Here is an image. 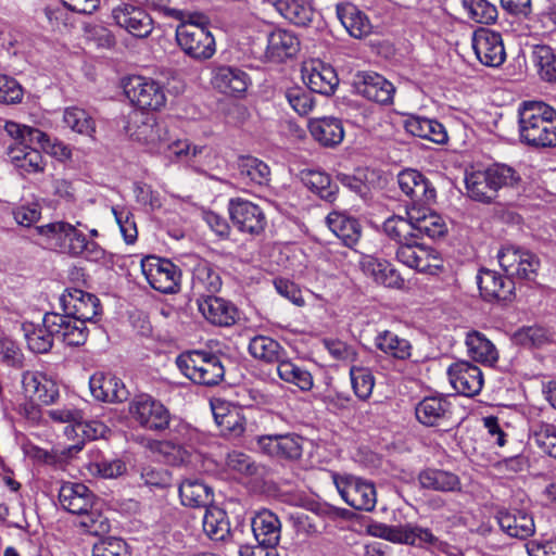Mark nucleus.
Returning a JSON list of instances; mask_svg holds the SVG:
<instances>
[{
  "label": "nucleus",
  "instance_id": "4d7b16f0",
  "mask_svg": "<svg viewBox=\"0 0 556 556\" xmlns=\"http://www.w3.org/2000/svg\"><path fill=\"white\" fill-rule=\"evenodd\" d=\"M531 60L543 80L556 83V54L549 46H533Z\"/></svg>",
  "mask_w": 556,
  "mask_h": 556
},
{
  "label": "nucleus",
  "instance_id": "7c9ffc66",
  "mask_svg": "<svg viewBox=\"0 0 556 556\" xmlns=\"http://www.w3.org/2000/svg\"><path fill=\"white\" fill-rule=\"evenodd\" d=\"M303 80L311 91L330 96L339 85V78L330 65L313 62L303 68Z\"/></svg>",
  "mask_w": 556,
  "mask_h": 556
},
{
  "label": "nucleus",
  "instance_id": "680f3d73",
  "mask_svg": "<svg viewBox=\"0 0 556 556\" xmlns=\"http://www.w3.org/2000/svg\"><path fill=\"white\" fill-rule=\"evenodd\" d=\"M226 467L240 478L254 477L258 473V465L247 454L233 451L227 455Z\"/></svg>",
  "mask_w": 556,
  "mask_h": 556
},
{
  "label": "nucleus",
  "instance_id": "c85d7f7f",
  "mask_svg": "<svg viewBox=\"0 0 556 556\" xmlns=\"http://www.w3.org/2000/svg\"><path fill=\"white\" fill-rule=\"evenodd\" d=\"M383 538L393 543L409 544L420 547L435 545L439 541L430 529L414 523L386 527Z\"/></svg>",
  "mask_w": 556,
  "mask_h": 556
},
{
  "label": "nucleus",
  "instance_id": "09e8293b",
  "mask_svg": "<svg viewBox=\"0 0 556 556\" xmlns=\"http://www.w3.org/2000/svg\"><path fill=\"white\" fill-rule=\"evenodd\" d=\"M248 350L253 358L266 364L277 363L279 365L287 357V352L281 344L267 336L253 337Z\"/></svg>",
  "mask_w": 556,
  "mask_h": 556
},
{
  "label": "nucleus",
  "instance_id": "393cba45",
  "mask_svg": "<svg viewBox=\"0 0 556 556\" xmlns=\"http://www.w3.org/2000/svg\"><path fill=\"white\" fill-rule=\"evenodd\" d=\"M417 420L426 427H440L452 418V404L442 395L426 396L415 406Z\"/></svg>",
  "mask_w": 556,
  "mask_h": 556
},
{
  "label": "nucleus",
  "instance_id": "37998d69",
  "mask_svg": "<svg viewBox=\"0 0 556 556\" xmlns=\"http://www.w3.org/2000/svg\"><path fill=\"white\" fill-rule=\"evenodd\" d=\"M214 419L223 435L238 438L245 430V419L236 407L224 402L212 403Z\"/></svg>",
  "mask_w": 556,
  "mask_h": 556
},
{
  "label": "nucleus",
  "instance_id": "7ed1b4c3",
  "mask_svg": "<svg viewBox=\"0 0 556 556\" xmlns=\"http://www.w3.org/2000/svg\"><path fill=\"white\" fill-rule=\"evenodd\" d=\"M79 227L87 228L80 222L72 225L64 220H56L37 226L36 231L45 238L50 247L63 253L72 256H83L91 262L103 260L105 251L97 242L88 240Z\"/></svg>",
  "mask_w": 556,
  "mask_h": 556
},
{
  "label": "nucleus",
  "instance_id": "ddd939ff",
  "mask_svg": "<svg viewBox=\"0 0 556 556\" xmlns=\"http://www.w3.org/2000/svg\"><path fill=\"white\" fill-rule=\"evenodd\" d=\"M176 39L186 54L195 60H207L215 53V39L207 27L179 25Z\"/></svg>",
  "mask_w": 556,
  "mask_h": 556
},
{
  "label": "nucleus",
  "instance_id": "c756f323",
  "mask_svg": "<svg viewBox=\"0 0 556 556\" xmlns=\"http://www.w3.org/2000/svg\"><path fill=\"white\" fill-rule=\"evenodd\" d=\"M94 399L108 403H121L128 399V390L121 379L103 372H96L89 380Z\"/></svg>",
  "mask_w": 556,
  "mask_h": 556
},
{
  "label": "nucleus",
  "instance_id": "5fc2aeb1",
  "mask_svg": "<svg viewBox=\"0 0 556 556\" xmlns=\"http://www.w3.org/2000/svg\"><path fill=\"white\" fill-rule=\"evenodd\" d=\"M315 10L308 0H283L280 3V16L296 26L308 25Z\"/></svg>",
  "mask_w": 556,
  "mask_h": 556
},
{
  "label": "nucleus",
  "instance_id": "13d9d810",
  "mask_svg": "<svg viewBox=\"0 0 556 556\" xmlns=\"http://www.w3.org/2000/svg\"><path fill=\"white\" fill-rule=\"evenodd\" d=\"M277 374L281 380L296 386L302 391H309L314 386L312 374L292 363L288 356L277 365Z\"/></svg>",
  "mask_w": 556,
  "mask_h": 556
},
{
  "label": "nucleus",
  "instance_id": "aec40b11",
  "mask_svg": "<svg viewBox=\"0 0 556 556\" xmlns=\"http://www.w3.org/2000/svg\"><path fill=\"white\" fill-rule=\"evenodd\" d=\"M401 191L413 205L424 206L434 201L437 191L430 180L417 169H404L397 175Z\"/></svg>",
  "mask_w": 556,
  "mask_h": 556
},
{
  "label": "nucleus",
  "instance_id": "c03bdc74",
  "mask_svg": "<svg viewBox=\"0 0 556 556\" xmlns=\"http://www.w3.org/2000/svg\"><path fill=\"white\" fill-rule=\"evenodd\" d=\"M309 132L324 147H336L344 138L342 122L336 117H321L309 122Z\"/></svg>",
  "mask_w": 556,
  "mask_h": 556
},
{
  "label": "nucleus",
  "instance_id": "dca6fc26",
  "mask_svg": "<svg viewBox=\"0 0 556 556\" xmlns=\"http://www.w3.org/2000/svg\"><path fill=\"white\" fill-rule=\"evenodd\" d=\"M471 43L477 59L483 65L498 67L504 63L506 52L500 33L479 28L473 31Z\"/></svg>",
  "mask_w": 556,
  "mask_h": 556
},
{
  "label": "nucleus",
  "instance_id": "4c0bfd02",
  "mask_svg": "<svg viewBox=\"0 0 556 556\" xmlns=\"http://www.w3.org/2000/svg\"><path fill=\"white\" fill-rule=\"evenodd\" d=\"M496 518L501 529L511 538L527 539L535 531L532 516L525 510H502Z\"/></svg>",
  "mask_w": 556,
  "mask_h": 556
},
{
  "label": "nucleus",
  "instance_id": "a878e982",
  "mask_svg": "<svg viewBox=\"0 0 556 556\" xmlns=\"http://www.w3.org/2000/svg\"><path fill=\"white\" fill-rule=\"evenodd\" d=\"M211 84L220 93L239 97L247 91L250 77L238 67L222 65L213 70Z\"/></svg>",
  "mask_w": 556,
  "mask_h": 556
},
{
  "label": "nucleus",
  "instance_id": "72a5a7b5",
  "mask_svg": "<svg viewBox=\"0 0 556 556\" xmlns=\"http://www.w3.org/2000/svg\"><path fill=\"white\" fill-rule=\"evenodd\" d=\"M199 311L212 325L227 327L236 321L237 309L223 298L206 295L198 300Z\"/></svg>",
  "mask_w": 556,
  "mask_h": 556
},
{
  "label": "nucleus",
  "instance_id": "338daca9",
  "mask_svg": "<svg viewBox=\"0 0 556 556\" xmlns=\"http://www.w3.org/2000/svg\"><path fill=\"white\" fill-rule=\"evenodd\" d=\"M89 471L104 479H115L127 471L126 463L122 459H100L89 464Z\"/></svg>",
  "mask_w": 556,
  "mask_h": 556
},
{
  "label": "nucleus",
  "instance_id": "cd10ccee",
  "mask_svg": "<svg viewBox=\"0 0 556 556\" xmlns=\"http://www.w3.org/2000/svg\"><path fill=\"white\" fill-rule=\"evenodd\" d=\"M406 215L413 220L414 232L417 239L426 236L430 239H439L446 235L447 226L444 219L435 212L424 206L412 205L406 211Z\"/></svg>",
  "mask_w": 556,
  "mask_h": 556
},
{
  "label": "nucleus",
  "instance_id": "49530a36",
  "mask_svg": "<svg viewBox=\"0 0 556 556\" xmlns=\"http://www.w3.org/2000/svg\"><path fill=\"white\" fill-rule=\"evenodd\" d=\"M405 129L415 137L437 144H444L448 140L445 127L437 119L413 116L405 122Z\"/></svg>",
  "mask_w": 556,
  "mask_h": 556
},
{
  "label": "nucleus",
  "instance_id": "ea45409f",
  "mask_svg": "<svg viewBox=\"0 0 556 556\" xmlns=\"http://www.w3.org/2000/svg\"><path fill=\"white\" fill-rule=\"evenodd\" d=\"M418 482L422 489L437 492H460V478L447 470L426 468L418 473Z\"/></svg>",
  "mask_w": 556,
  "mask_h": 556
},
{
  "label": "nucleus",
  "instance_id": "bb28decb",
  "mask_svg": "<svg viewBox=\"0 0 556 556\" xmlns=\"http://www.w3.org/2000/svg\"><path fill=\"white\" fill-rule=\"evenodd\" d=\"M359 266L363 274L378 285L392 289H401L405 285L397 269L387 260L366 255L361 260Z\"/></svg>",
  "mask_w": 556,
  "mask_h": 556
},
{
  "label": "nucleus",
  "instance_id": "473e14b6",
  "mask_svg": "<svg viewBox=\"0 0 556 556\" xmlns=\"http://www.w3.org/2000/svg\"><path fill=\"white\" fill-rule=\"evenodd\" d=\"M168 438L164 441L156 442L157 450L167 452L168 448L180 453H188V448L194 447V441L198 438L197 430L181 419L170 416V424L166 428Z\"/></svg>",
  "mask_w": 556,
  "mask_h": 556
},
{
  "label": "nucleus",
  "instance_id": "20e7f679",
  "mask_svg": "<svg viewBox=\"0 0 556 556\" xmlns=\"http://www.w3.org/2000/svg\"><path fill=\"white\" fill-rule=\"evenodd\" d=\"M4 129L15 140V143L8 148L12 164L25 174L42 172L45 168L42 154L39 150L30 148L27 142L43 144L48 141L47 135L37 128L11 121L5 123Z\"/></svg>",
  "mask_w": 556,
  "mask_h": 556
},
{
  "label": "nucleus",
  "instance_id": "8fccbe9b",
  "mask_svg": "<svg viewBox=\"0 0 556 556\" xmlns=\"http://www.w3.org/2000/svg\"><path fill=\"white\" fill-rule=\"evenodd\" d=\"M239 178L251 186H265L270 180L269 166L262 160L243 155L238 159Z\"/></svg>",
  "mask_w": 556,
  "mask_h": 556
},
{
  "label": "nucleus",
  "instance_id": "e433bc0d",
  "mask_svg": "<svg viewBox=\"0 0 556 556\" xmlns=\"http://www.w3.org/2000/svg\"><path fill=\"white\" fill-rule=\"evenodd\" d=\"M192 290L201 299L213 295L222 288L218 270L207 261L198 260L192 269Z\"/></svg>",
  "mask_w": 556,
  "mask_h": 556
},
{
  "label": "nucleus",
  "instance_id": "f8f14e48",
  "mask_svg": "<svg viewBox=\"0 0 556 556\" xmlns=\"http://www.w3.org/2000/svg\"><path fill=\"white\" fill-rule=\"evenodd\" d=\"M334 484L343 501L357 510L370 511L376 506L375 486L354 476L334 477Z\"/></svg>",
  "mask_w": 556,
  "mask_h": 556
},
{
  "label": "nucleus",
  "instance_id": "1a4fd4ad",
  "mask_svg": "<svg viewBox=\"0 0 556 556\" xmlns=\"http://www.w3.org/2000/svg\"><path fill=\"white\" fill-rule=\"evenodd\" d=\"M141 271L151 288L161 293H176L179 290L181 273L167 258L149 255L141 261Z\"/></svg>",
  "mask_w": 556,
  "mask_h": 556
},
{
  "label": "nucleus",
  "instance_id": "5701e85b",
  "mask_svg": "<svg viewBox=\"0 0 556 556\" xmlns=\"http://www.w3.org/2000/svg\"><path fill=\"white\" fill-rule=\"evenodd\" d=\"M24 395L33 402L52 404L59 396V388L53 379L38 370H26L22 375Z\"/></svg>",
  "mask_w": 556,
  "mask_h": 556
},
{
  "label": "nucleus",
  "instance_id": "f03ea898",
  "mask_svg": "<svg viewBox=\"0 0 556 556\" xmlns=\"http://www.w3.org/2000/svg\"><path fill=\"white\" fill-rule=\"evenodd\" d=\"M59 502L65 510L80 517L79 525L90 534L109 532L110 522L101 513L100 502L84 483L64 482L59 491Z\"/></svg>",
  "mask_w": 556,
  "mask_h": 556
},
{
  "label": "nucleus",
  "instance_id": "6e6552de",
  "mask_svg": "<svg viewBox=\"0 0 556 556\" xmlns=\"http://www.w3.org/2000/svg\"><path fill=\"white\" fill-rule=\"evenodd\" d=\"M128 413L132 420L146 430L164 431L170 424V413L159 400L147 393L134 396Z\"/></svg>",
  "mask_w": 556,
  "mask_h": 556
},
{
  "label": "nucleus",
  "instance_id": "864d4df0",
  "mask_svg": "<svg viewBox=\"0 0 556 556\" xmlns=\"http://www.w3.org/2000/svg\"><path fill=\"white\" fill-rule=\"evenodd\" d=\"M182 505L190 507H208L212 500L211 489L197 479H186L179 485Z\"/></svg>",
  "mask_w": 556,
  "mask_h": 556
},
{
  "label": "nucleus",
  "instance_id": "6e6d98bb",
  "mask_svg": "<svg viewBox=\"0 0 556 556\" xmlns=\"http://www.w3.org/2000/svg\"><path fill=\"white\" fill-rule=\"evenodd\" d=\"M413 224L414 223L409 216L405 218L400 215H392L384 220L382 229L386 236L395 241L400 247L413 239H417V233L414 232Z\"/></svg>",
  "mask_w": 556,
  "mask_h": 556
},
{
  "label": "nucleus",
  "instance_id": "9d476101",
  "mask_svg": "<svg viewBox=\"0 0 556 556\" xmlns=\"http://www.w3.org/2000/svg\"><path fill=\"white\" fill-rule=\"evenodd\" d=\"M497 258L502 269L510 278L532 280L536 277L540 260L529 250L507 244L498 251Z\"/></svg>",
  "mask_w": 556,
  "mask_h": 556
},
{
  "label": "nucleus",
  "instance_id": "f257e3e1",
  "mask_svg": "<svg viewBox=\"0 0 556 556\" xmlns=\"http://www.w3.org/2000/svg\"><path fill=\"white\" fill-rule=\"evenodd\" d=\"M518 136L534 149L556 147V110L543 101H522L518 106Z\"/></svg>",
  "mask_w": 556,
  "mask_h": 556
},
{
  "label": "nucleus",
  "instance_id": "f704fd0d",
  "mask_svg": "<svg viewBox=\"0 0 556 556\" xmlns=\"http://www.w3.org/2000/svg\"><path fill=\"white\" fill-rule=\"evenodd\" d=\"M300 49L298 37L290 30L276 29L268 34L265 56L273 62L293 58Z\"/></svg>",
  "mask_w": 556,
  "mask_h": 556
},
{
  "label": "nucleus",
  "instance_id": "e2e57ef3",
  "mask_svg": "<svg viewBox=\"0 0 556 556\" xmlns=\"http://www.w3.org/2000/svg\"><path fill=\"white\" fill-rule=\"evenodd\" d=\"M202 147L191 146L188 140H174L170 141L168 134L164 140V147L160 154H165L167 157H176L177 160L190 161L202 152Z\"/></svg>",
  "mask_w": 556,
  "mask_h": 556
},
{
  "label": "nucleus",
  "instance_id": "a18cd8bd",
  "mask_svg": "<svg viewBox=\"0 0 556 556\" xmlns=\"http://www.w3.org/2000/svg\"><path fill=\"white\" fill-rule=\"evenodd\" d=\"M329 229L343 242L344 245L352 248L361 238V226L358 222L341 212H330L326 217Z\"/></svg>",
  "mask_w": 556,
  "mask_h": 556
},
{
  "label": "nucleus",
  "instance_id": "603ef678",
  "mask_svg": "<svg viewBox=\"0 0 556 556\" xmlns=\"http://www.w3.org/2000/svg\"><path fill=\"white\" fill-rule=\"evenodd\" d=\"M202 522L205 534L213 541H224L230 533L227 515L217 506L205 508Z\"/></svg>",
  "mask_w": 556,
  "mask_h": 556
},
{
  "label": "nucleus",
  "instance_id": "0eeeda50",
  "mask_svg": "<svg viewBox=\"0 0 556 556\" xmlns=\"http://www.w3.org/2000/svg\"><path fill=\"white\" fill-rule=\"evenodd\" d=\"M124 92L130 103L141 111L159 112L167 103L165 86L152 77H128L124 83Z\"/></svg>",
  "mask_w": 556,
  "mask_h": 556
},
{
  "label": "nucleus",
  "instance_id": "c9c22d12",
  "mask_svg": "<svg viewBox=\"0 0 556 556\" xmlns=\"http://www.w3.org/2000/svg\"><path fill=\"white\" fill-rule=\"evenodd\" d=\"M166 126L159 122L156 117L147 115L142 122L136 126L131 137L139 143L147 147L151 153L162 152L164 140L167 135Z\"/></svg>",
  "mask_w": 556,
  "mask_h": 556
},
{
  "label": "nucleus",
  "instance_id": "39448f33",
  "mask_svg": "<svg viewBox=\"0 0 556 556\" xmlns=\"http://www.w3.org/2000/svg\"><path fill=\"white\" fill-rule=\"evenodd\" d=\"M520 180L518 173L505 164H495L485 169L468 172L465 185L468 195L479 202L490 203L504 187H513Z\"/></svg>",
  "mask_w": 556,
  "mask_h": 556
},
{
  "label": "nucleus",
  "instance_id": "a19ab883",
  "mask_svg": "<svg viewBox=\"0 0 556 556\" xmlns=\"http://www.w3.org/2000/svg\"><path fill=\"white\" fill-rule=\"evenodd\" d=\"M374 344L386 356L396 361L405 362L413 355L410 341L391 330L379 331L374 339Z\"/></svg>",
  "mask_w": 556,
  "mask_h": 556
},
{
  "label": "nucleus",
  "instance_id": "412c9836",
  "mask_svg": "<svg viewBox=\"0 0 556 556\" xmlns=\"http://www.w3.org/2000/svg\"><path fill=\"white\" fill-rule=\"evenodd\" d=\"M354 85L357 93L369 101L381 105H389L393 102L395 87L378 73H359Z\"/></svg>",
  "mask_w": 556,
  "mask_h": 556
},
{
  "label": "nucleus",
  "instance_id": "4468645a",
  "mask_svg": "<svg viewBox=\"0 0 556 556\" xmlns=\"http://www.w3.org/2000/svg\"><path fill=\"white\" fill-rule=\"evenodd\" d=\"M114 23L129 35L142 39L153 31V20L141 7L134 3L122 2L112 10Z\"/></svg>",
  "mask_w": 556,
  "mask_h": 556
},
{
  "label": "nucleus",
  "instance_id": "bf43d9fd",
  "mask_svg": "<svg viewBox=\"0 0 556 556\" xmlns=\"http://www.w3.org/2000/svg\"><path fill=\"white\" fill-rule=\"evenodd\" d=\"M63 123L71 130L84 136L90 137L96 130L94 121L89 113L77 106H70L64 110Z\"/></svg>",
  "mask_w": 556,
  "mask_h": 556
},
{
  "label": "nucleus",
  "instance_id": "052dcab7",
  "mask_svg": "<svg viewBox=\"0 0 556 556\" xmlns=\"http://www.w3.org/2000/svg\"><path fill=\"white\" fill-rule=\"evenodd\" d=\"M350 379L354 394L362 401L368 400L375 387V376L371 370L361 366H351Z\"/></svg>",
  "mask_w": 556,
  "mask_h": 556
},
{
  "label": "nucleus",
  "instance_id": "69168bd1",
  "mask_svg": "<svg viewBox=\"0 0 556 556\" xmlns=\"http://www.w3.org/2000/svg\"><path fill=\"white\" fill-rule=\"evenodd\" d=\"M469 17L480 24H490L497 17V9L486 0H464Z\"/></svg>",
  "mask_w": 556,
  "mask_h": 556
},
{
  "label": "nucleus",
  "instance_id": "9b49d317",
  "mask_svg": "<svg viewBox=\"0 0 556 556\" xmlns=\"http://www.w3.org/2000/svg\"><path fill=\"white\" fill-rule=\"evenodd\" d=\"M418 239L402 244L396 250L399 262L420 273L437 275L443 268V261L434 249L418 243Z\"/></svg>",
  "mask_w": 556,
  "mask_h": 556
},
{
  "label": "nucleus",
  "instance_id": "b1692460",
  "mask_svg": "<svg viewBox=\"0 0 556 556\" xmlns=\"http://www.w3.org/2000/svg\"><path fill=\"white\" fill-rule=\"evenodd\" d=\"M481 296L485 301H509L514 295L515 283L509 276L495 270L481 268L477 275Z\"/></svg>",
  "mask_w": 556,
  "mask_h": 556
},
{
  "label": "nucleus",
  "instance_id": "774afa93",
  "mask_svg": "<svg viewBox=\"0 0 556 556\" xmlns=\"http://www.w3.org/2000/svg\"><path fill=\"white\" fill-rule=\"evenodd\" d=\"M285 97L290 106L299 115H307L314 108L313 96L301 87L289 88L286 91Z\"/></svg>",
  "mask_w": 556,
  "mask_h": 556
},
{
  "label": "nucleus",
  "instance_id": "79ce46f5",
  "mask_svg": "<svg viewBox=\"0 0 556 556\" xmlns=\"http://www.w3.org/2000/svg\"><path fill=\"white\" fill-rule=\"evenodd\" d=\"M106 432V427L100 421L85 422L84 419L76 425L66 426L64 433L68 439H78L74 444L68 445L63 454L73 456L83 450L85 440H97Z\"/></svg>",
  "mask_w": 556,
  "mask_h": 556
},
{
  "label": "nucleus",
  "instance_id": "58836bf2",
  "mask_svg": "<svg viewBox=\"0 0 556 556\" xmlns=\"http://www.w3.org/2000/svg\"><path fill=\"white\" fill-rule=\"evenodd\" d=\"M337 16L346 31L354 38H363L371 33L367 15L351 2H341L336 7Z\"/></svg>",
  "mask_w": 556,
  "mask_h": 556
},
{
  "label": "nucleus",
  "instance_id": "0e129e2a",
  "mask_svg": "<svg viewBox=\"0 0 556 556\" xmlns=\"http://www.w3.org/2000/svg\"><path fill=\"white\" fill-rule=\"evenodd\" d=\"M303 179L305 185L321 199L326 201L334 199V187L331 186L329 175L318 170H309Z\"/></svg>",
  "mask_w": 556,
  "mask_h": 556
},
{
  "label": "nucleus",
  "instance_id": "2f4dec72",
  "mask_svg": "<svg viewBox=\"0 0 556 556\" xmlns=\"http://www.w3.org/2000/svg\"><path fill=\"white\" fill-rule=\"evenodd\" d=\"M252 531L260 545L276 547L281 538V522L269 509L257 511L252 518Z\"/></svg>",
  "mask_w": 556,
  "mask_h": 556
},
{
  "label": "nucleus",
  "instance_id": "de8ad7c7",
  "mask_svg": "<svg viewBox=\"0 0 556 556\" xmlns=\"http://www.w3.org/2000/svg\"><path fill=\"white\" fill-rule=\"evenodd\" d=\"M22 330L28 349L37 354L48 353L56 338V334L52 333L47 325V314L43 316L42 325L25 321L22 324Z\"/></svg>",
  "mask_w": 556,
  "mask_h": 556
},
{
  "label": "nucleus",
  "instance_id": "2eb2a0df",
  "mask_svg": "<svg viewBox=\"0 0 556 556\" xmlns=\"http://www.w3.org/2000/svg\"><path fill=\"white\" fill-rule=\"evenodd\" d=\"M228 211L233 225L239 231L258 236L265 230L266 216L263 210L253 202L241 198L231 199Z\"/></svg>",
  "mask_w": 556,
  "mask_h": 556
},
{
  "label": "nucleus",
  "instance_id": "6ab92c4d",
  "mask_svg": "<svg viewBox=\"0 0 556 556\" xmlns=\"http://www.w3.org/2000/svg\"><path fill=\"white\" fill-rule=\"evenodd\" d=\"M257 446L268 456L295 460L302 456L303 439L295 433L267 434L258 437Z\"/></svg>",
  "mask_w": 556,
  "mask_h": 556
},
{
  "label": "nucleus",
  "instance_id": "a211bd4d",
  "mask_svg": "<svg viewBox=\"0 0 556 556\" xmlns=\"http://www.w3.org/2000/svg\"><path fill=\"white\" fill-rule=\"evenodd\" d=\"M447 376L452 387L462 395L475 396L483 388L484 378L481 369L468 361L451 364Z\"/></svg>",
  "mask_w": 556,
  "mask_h": 556
},
{
  "label": "nucleus",
  "instance_id": "3c124183",
  "mask_svg": "<svg viewBox=\"0 0 556 556\" xmlns=\"http://www.w3.org/2000/svg\"><path fill=\"white\" fill-rule=\"evenodd\" d=\"M466 345L469 356L475 362L493 366L498 359V352L495 345L479 331H471L467 334Z\"/></svg>",
  "mask_w": 556,
  "mask_h": 556
},
{
  "label": "nucleus",
  "instance_id": "423d86ee",
  "mask_svg": "<svg viewBox=\"0 0 556 556\" xmlns=\"http://www.w3.org/2000/svg\"><path fill=\"white\" fill-rule=\"evenodd\" d=\"M176 365L185 377L202 386H216L225 375L219 356L204 351L181 353Z\"/></svg>",
  "mask_w": 556,
  "mask_h": 556
},
{
  "label": "nucleus",
  "instance_id": "4be33fe9",
  "mask_svg": "<svg viewBox=\"0 0 556 556\" xmlns=\"http://www.w3.org/2000/svg\"><path fill=\"white\" fill-rule=\"evenodd\" d=\"M47 325L56 339L71 346H78L86 342L88 328L86 321L74 319L67 314L47 313Z\"/></svg>",
  "mask_w": 556,
  "mask_h": 556
},
{
  "label": "nucleus",
  "instance_id": "f3484780",
  "mask_svg": "<svg viewBox=\"0 0 556 556\" xmlns=\"http://www.w3.org/2000/svg\"><path fill=\"white\" fill-rule=\"evenodd\" d=\"M64 314L74 319L93 321L101 314L100 300L92 293L80 289H66L60 298Z\"/></svg>",
  "mask_w": 556,
  "mask_h": 556
}]
</instances>
